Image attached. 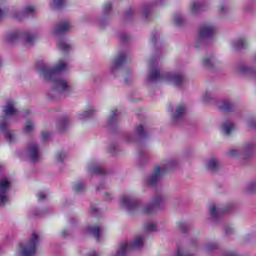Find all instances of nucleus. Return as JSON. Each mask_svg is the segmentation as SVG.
Returning <instances> with one entry per match:
<instances>
[{"mask_svg": "<svg viewBox=\"0 0 256 256\" xmlns=\"http://www.w3.org/2000/svg\"><path fill=\"white\" fill-rule=\"evenodd\" d=\"M248 125H249V127H252V129H256V121L255 120H249Z\"/></svg>", "mask_w": 256, "mask_h": 256, "instance_id": "obj_41", "label": "nucleus"}, {"mask_svg": "<svg viewBox=\"0 0 256 256\" xmlns=\"http://www.w3.org/2000/svg\"><path fill=\"white\" fill-rule=\"evenodd\" d=\"M62 236L67 237V231L66 230L62 231Z\"/></svg>", "mask_w": 256, "mask_h": 256, "instance_id": "obj_47", "label": "nucleus"}, {"mask_svg": "<svg viewBox=\"0 0 256 256\" xmlns=\"http://www.w3.org/2000/svg\"><path fill=\"white\" fill-rule=\"evenodd\" d=\"M74 191H76V193H81V191H85V185L83 184V182H78L74 184Z\"/></svg>", "mask_w": 256, "mask_h": 256, "instance_id": "obj_31", "label": "nucleus"}, {"mask_svg": "<svg viewBox=\"0 0 256 256\" xmlns=\"http://www.w3.org/2000/svg\"><path fill=\"white\" fill-rule=\"evenodd\" d=\"M90 171L92 173H103V168H101L100 166H95L94 168H90Z\"/></svg>", "mask_w": 256, "mask_h": 256, "instance_id": "obj_37", "label": "nucleus"}, {"mask_svg": "<svg viewBox=\"0 0 256 256\" xmlns=\"http://www.w3.org/2000/svg\"><path fill=\"white\" fill-rule=\"evenodd\" d=\"M127 61V54L122 53L120 54L113 62L112 65L110 67V71L112 73V75H115L116 71H119L121 65H123L124 62Z\"/></svg>", "mask_w": 256, "mask_h": 256, "instance_id": "obj_13", "label": "nucleus"}, {"mask_svg": "<svg viewBox=\"0 0 256 256\" xmlns=\"http://www.w3.org/2000/svg\"><path fill=\"white\" fill-rule=\"evenodd\" d=\"M23 131L27 135H29V134H31L32 132L35 131V123L33 122V120L29 119V120L26 121V123L23 127Z\"/></svg>", "mask_w": 256, "mask_h": 256, "instance_id": "obj_20", "label": "nucleus"}, {"mask_svg": "<svg viewBox=\"0 0 256 256\" xmlns=\"http://www.w3.org/2000/svg\"><path fill=\"white\" fill-rule=\"evenodd\" d=\"M37 245H39V236L33 233L30 240L26 244L20 245L21 255L23 256L35 255V251H37Z\"/></svg>", "mask_w": 256, "mask_h": 256, "instance_id": "obj_5", "label": "nucleus"}, {"mask_svg": "<svg viewBox=\"0 0 256 256\" xmlns=\"http://www.w3.org/2000/svg\"><path fill=\"white\" fill-rule=\"evenodd\" d=\"M203 66L206 67V69H211L213 67V58L211 57H205L202 60Z\"/></svg>", "mask_w": 256, "mask_h": 256, "instance_id": "obj_29", "label": "nucleus"}, {"mask_svg": "<svg viewBox=\"0 0 256 256\" xmlns=\"http://www.w3.org/2000/svg\"><path fill=\"white\" fill-rule=\"evenodd\" d=\"M165 201L166 199L163 194H155L152 198L151 203L141 208V213H143L144 215H151L155 213V209H157V207H161V205H163Z\"/></svg>", "mask_w": 256, "mask_h": 256, "instance_id": "obj_6", "label": "nucleus"}, {"mask_svg": "<svg viewBox=\"0 0 256 256\" xmlns=\"http://www.w3.org/2000/svg\"><path fill=\"white\" fill-rule=\"evenodd\" d=\"M201 9V4L199 2H192L190 5V11L191 13H197V11H200Z\"/></svg>", "mask_w": 256, "mask_h": 256, "instance_id": "obj_30", "label": "nucleus"}, {"mask_svg": "<svg viewBox=\"0 0 256 256\" xmlns=\"http://www.w3.org/2000/svg\"><path fill=\"white\" fill-rule=\"evenodd\" d=\"M219 9H220V11H221L222 13H225V11H227V10L229 9V7H227V5H225V4H221V5L219 6Z\"/></svg>", "mask_w": 256, "mask_h": 256, "instance_id": "obj_39", "label": "nucleus"}, {"mask_svg": "<svg viewBox=\"0 0 256 256\" xmlns=\"http://www.w3.org/2000/svg\"><path fill=\"white\" fill-rule=\"evenodd\" d=\"M147 13H149V8H148V7H146V8L143 9V15H144V17H147Z\"/></svg>", "mask_w": 256, "mask_h": 256, "instance_id": "obj_44", "label": "nucleus"}, {"mask_svg": "<svg viewBox=\"0 0 256 256\" xmlns=\"http://www.w3.org/2000/svg\"><path fill=\"white\" fill-rule=\"evenodd\" d=\"M4 115L5 117H13L17 115V107L15 106V102L9 101L7 104L4 106Z\"/></svg>", "mask_w": 256, "mask_h": 256, "instance_id": "obj_15", "label": "nucleus"}, {"mask_svg": "<svg viewBox=\"0 0 256 256\" xmlns=\"http://www.w3.org/2000/svg\"><path fill=\"white\" fill-rule=\"evenodd\" d=\"M86 231L90 235H93L97 241H99V234L101 233V228H99V226L89 227Z\"/></svg>", "mask_w": 256, "mask_h": 256, "instance_id": "obj_24", "label": "nucleus"}, {"mask_svg": "<svg viewBox=\"0 0 256 256\" xmlns=\"http://www.w3.org/2000/svg\"><path fill=\"white\" fill-rule=\"evenodd\" d=\"M27 156L30 161H39L41 159V151L36 142H30L27 147Z\"/></svg>", "mask_w": 256, "mask_h": 256, "instance_id": "obj_11", "label": "nucleus"}, {"mask_svg": "<svg viewBox=\"0 0 256 256\" xmlns=\"http://www.w3.org/2000/svg\"><path fill=\"white\" fill-rule=\"evenodd\" d=\"M93 211H97V208H92Z\"/></svg>", "mask_w": 256, "mask_h": 256, "instance_id": "obj_49", "label": "nucleus"}, {"mask_svg": "<svg viewBox=\"0 0 256 256\" xmlns=\"http://www.w3.org/2000/svg\"><path fill=\"white\" fill-rule=\"evenodd\" d=\"M226 233H231V232H229L228 230H226Z\"/></svg>", "mask_w": 256, "mask_h": 256, "instance_id": "obj_51", "label": "nucleus"}, {"mask_svg": "<svg viewBox=\"0 0 256 256\" xmlns=\"http://www.w3.org/2000/svg\"><path fill=\"white\" fill-rule=\"evenodd\" d=\"M232 47L234 49H245L247 47V40L239 39L233 42Z\"/></svg>", "mask_w": 256, "mask_h": 256, "instance_id": "obj_26", "label": "nucleus"}, {"mask_svg": "<svg viewBox=\"0 0 256 256\" xmlns=\"http://www.w3.org/2000/svg\"><path fill=\"white\" fill-rule=\"evenodd\" d=\"M57 47L58 49H60V51H64V52L71 51V44H69L66 40H63V39L58 41Z\"/></svg>", "mask_w": 256, "mask_h": 256, "instance_id": "obj_23", "label": "nucleus"}, {"mask_svg": "<svg viewBox=\"0 0 256 256\" xmlns=\"http://www.w3.org/2000/svg\"><path fill=\"white\" fill-rule=\"evenodd\" d=\"M64 159H67V154L65 152H57L54 156L55 163H63Z\"/></svg>", "mask_w": 256, "mask_h": 256, "instance_id": "obj_28", "label": "nucleus"}, {"mask_svg": "<svg viewBox=\"0 0 256 256\" xmlns=\"http://www.w3.org/2000/svg\"><path fill=\"white\" fill-rule=\"evenodd\" d=\"M185 113V106L179 105L172 114L173 119H179Z\"/></svg>", "mask_w": 256, "mask_h": 256, "instance_id": "obj_25", "label": "nucleus"}, {"mask_svg": "<svg viewBox=\"0 0 256 256\" xmlns=\"http://www.w3.org/2000/svg\"><path fill=\"white\" fill-rule=\"evenodd\" d=\"M94 116H95L94 108H90L86 112L78 113V119H80V121H87V119H91V117H94Z\"/></svg>", "mask_w": 256, "mask_h": 256, "instance_id": "obj_18", "label": "nucleus"}, {"mask_svg": "<svg viewBox=\"0 0 256 256\" xmlns=\"http://www.w3.org/2000/svg\"><path fill=\"white\" fill-rule=\"evenodd\" d=\"M9 187H11V182L7 178L0 179V205L9 203V196H7Z\"/></svg>", "mask_w": 256, "mask_h": 256, "instance_id": "obj_10", "label": "nucleus"}, {"mask_svg": "<svg viewBox=\"0 0 256 256\" xmlns=\"http://www.w3.org/2000/svg\"><path fill=\"white\" fill-rule=\"evenodd\" d=\"M65 5V0H53V8L59 9L60 7H63Z\"/></svg>", "mask_w": 256, "mask_h": 256, "instance_id": "obj_32", "label": "nucleus"}, {"mask_svg": "<svg viewBox=\"0 0 256 256\" xmlns=\"http://www.w3.org/2000/svg\"><path fill=\"white\" fill-rule=\"evenodd\" d=\"M117 115H119L118 111L117 110H112L111 111V114H110V117L108 119V123H113L115 121V119H117Z\"/></svg>", "mask_w": 256, "mask_h": 256, "instance_id": "obj_33", "label": "nucleus"}, {"mask_svg": "<svg viewBox=\"0 0 256 256\" xmlns=\"http://www.w3.org/2000/svg\"><path fill=\"white\" fill-rule=\"evenodd\" d=\"M37 197L39 201H43L44 199H47V194H45V192H39Z\"/></svg>", "mask_w": 256, "mask_h": 256, "instance_id": "obj_38", "label": "nucleus"}, {"mask_svg": "<svg viewBox=\"0 0 256 256\" xmlns=\"http://www.w3.org/2000/svg\"><path fill=\"white\" fill-rule=\"evenodd\" d=\"M71 27L72 26L69 21H64L52 29V35H54L55 37L62 35V33H65V31H69Z\"/></svg>", "mask_w": 256, "mask_h": 256, "instance_id": "obj_14", "label": "nucleus"}, {"mask_svg": "<svg viewBox=\"0 0 256 256\" xmlns=\"http://www.w3.org/2000/svg\"><path fill=\"white\" fill-rule=\"evenodd\" d=\"M120 205L129 213H133V211L139 209V205H141V202L136 198L125 195L120 198Z\"/></svg>", "mask_w": 256, "mask_h": 256, "instance_id": "obj_8", "label": "nucleus"}, {"mask_svg": "<svg viewBox=\"0 0 256 256\" xmlns=\"http://www.w3.org/2000/svg\"><path fill=\"white\" fill-rule=\"evenodd\" d=\"M23 115H24V117H27V115H31V110L24 112Z\"/></svg>", "mask_w": 256, "mask_h": 256, "instance_id": "obj_45", "label": "nucleus"}, {"mask_svg": "<svg viewBox=\"0 0 256 256\" xmlns=\"http://www.w3.org/2000/svg\"><path fill=\"white\" fill-rule=\"evenodd\" d=\"M146 229L147 231H155V229H157V225H155L153 222H149L146 224Z\"/></svg>", "mask_w": 256, "mask_h": 256, "instance_id": "obj_35", "label": "nucleus"}, {"mask_svg": "<svg viewBox=\"0 0 256 256\" xmlns=\"http://www.w3.org/2000/svg\"><path fill=\"white\" fill-rule=\"evenodd\" d=\"M206 251H213L215 249V244H207L205 247Z\"/></svg>", "mask_w": 256, "mask_h": 256, "instance_id": "obj_40", "label": "nucleus"}, {"mask_svg": "<svg viewBox=\"0 0 256 256\" xmlns=\"http://www.w3.org/2000/svg\"><path fill=\"white\" fill-rule=\"evenodd\" d=\"M4 15H5V12L0 9V20L2 19V17H4Z\"/></svg>", "mask_w": 256, "mask_h": 256, "instance_id": "obj_46", "label": "nucleus"}, {"mask_svg": "<svg viewBox=\"0 0 256 256\" xmlns=\"http://www.w3.org/2000/svg\"><path fill=\"white\" fill-rule=\"evenodd\" d=\"M0 133H4L9 143H13V141L17 139V136H15V132H13V130H9V128L7 127V122H5V117H3L2 120L0 121Z\"/></svg>", "mask_w": 256, "mask_h": 256, "instance_id": "obj_12", "label": "nucleus"}, {"mask_svg": "<svg viewBox=\"0 0 256 256\" xmlns=\"http://www.w3.org/2000/svg\"><path fill=\"white\" fill-rule=\"evenodd\" d=\"M42 139H49V132H42Z\"/></svg>", "mask_w": 256, "mask_h": 256, "instance_id": "obj_43", "label": "nucleus"}, {"mask_svg": "<svg viewBox=\"0 0 256 256\" xmlns=\"http://www.w3.org/2000/svg\"><path fill=\"white\" fill-rule=\"evenodd\" d=\"M136 133H137V135H139V137H144L145 136V134L143 133V126L142 125H139L136 128Z\"/></svg>", "mask_w": 256, "mask_h": 256, "instance_id": "obj_36", "label": "nucleus"}, {"mask_svg": "<svg viewBox=\"0 0 256 256\" xmlns=\"http://www.w3.org/2000/svg\"><path fill=\"white\" fill-rule=\"evenodd\" d=\"M36 8L33 5H27L24 7L23 10H16L12 12L13 19H16L17 21H23L25 17H29L35 13Z\"/></svg>", "mask_w": 256, "mask_h": 256, "instance_id": "obj_9", "label": "nucleus"}, {"mask_svg": "<svg viewBox=\"0 0 256 256\" xmlns=\"http://www.w3.org/2000/svg\"><path fill=\"white\" fill-rule=\"evenodd\" d=\"M253 187H256V181H253L248 185L249 191H253Z\"/></svg>", "mask_w": 256, "mask_h": 256, "instance_id": "obj_42", "label": "nucleus"}, {"mask_svg": "<svg viewBox=\"0 0 256 256\" xmlns=\"http://www.w3.org/2000/svg\"><path fill=\"white\" fill-rule=\"evenodd\" d=\"M0 66H1V61H0Z\"/></svg>", "mask_w": 256, "mask_h": 256, "instance_id": "obj_52", "label": "nucleus"}, {"mask_svg": "<svg viewBox=\"0 0 256 256\" xmlns=\"http://www.w3.org/2000/svg\"><path fill=\"white\" fill-rule=\"evenodd\" d=\"M18 39H22L24 43H33L35 39H37V34L29 32V31H23V32H10L7 35V41L10 43H13L14 41H17Z\"/></svg>", "mask_w": 256, "mask_h": 256, "instance_id": "obj_7", "label": "nucleus"}, {"mask_svg": "<svg viewBox=\"0 0 256 256\" xmlns=\"http://www.w3.org/2000/svg\"><path fill=\"white\" fill-rule=\"evenodd\" d=\"M106 195H111L109 192H106Z\"/></svg>", "mask_w": 256, "mask_h": 256, "instance_id": "obj_50", "label": "nucleus"}, {"mask_svg": "<svg viewBox=\"0 0 256 256\" xmlns=\"http://www.w3.org/2000/svg\"><path fill=\"white\" fill-rule=\"evenodd\" d=\"M109 13H111V4L106 3L103 7V15L107 16V15H109Z\"/></svg>", "mask_w": 256, "mask_h": 256, "instance_id": "obj_34", "label": "nucleus"}, {"mask_svg": "<svg viewBox=\"0 0 256 256\" xmlns=\"http://www.w3.org/2000/svg\"><path fill=\"white\" fill-rule=\"evenodd\" d=\"M88 256H97V253L93 252V253L89 254Z\"/></svg>", "mask_w": 256, "mask_h": 256, "instance_id": "obj_48", "label": "nucleus"}, {"mask_svg": "<svg viewBox=\"0 0 256 256\" xmlns=\"http://www.w3.org/2000/svg\"><path fill=\"white\" fill-rule=\"evenodd\" d=\"M174 24L177 27H181V25H185V18L181 14H175L173 18Z\"/></svg>", "mask_w": 256, "mask_h": 256, "instance_id": "obj_27", "label": "nucleus"}, {"mask_svg": "<svg viewBox=\"0 0 256 256\" xmlns=\"http://www.w3.org/2000/svg\"><path fill=\"white\" fill-rule=\"evenodd\" d=\"M177 165V161L173 159L165 160L161 166H156L154 168L153 173L146 178L147 185H157L158 181H161V177L169 171V169H173Z\"/></svg>", "mask_w": 256, "mask_h": 256, "instance_id": "obj_3", "label": "nucleus"}, {"mask_svg": "<svg viewBox=\"0 0 256 256\" xmlns=\"http://www.w3.org/2000/svg\"><path fill=\"white\" fill-rule=\"evenodd\" d=\"M254 148H255V145H253V144L246 145L243 151L240 149H237V148H233L228 151V156L229 157H239V155H241V153H247V151H251Z\"/></svg>", "mask_w": 256, "mask_h": 256, "instance_id": "obj_16", "label": "nucleus"}, {"mask_svg": "<svg viewBox=\"0 0 256 256\" xmlns=\"http://www.w3.org/2000/svg\"><path fill=\"white\" fill-rule=\"evenodd\" d=\"M149 83H154L155 81H162V83H168L170 85H183L185 83V76L181 73L165 72L159 71V68L154 67L153 64L150 66V71L147 77Z\"/></svg>", "mask_w": 256, "mask_h": 256, "instance_id": "obj_2", "label": "nucleus"}, {"mask_svg": "<svg viewBox=\"0 0 256 256\" xmlns=\"http://www.w3.org/2000/svg\"><path fill=\"white\" fill-rule=\"evenodd\" d=\"M67 69H69V64L63 60H60L54 68H50L43 60L36 63V71L44 81L51 83V95H61V93H71L73 91V86L60 74L67 71Z\"/></svg>", "mask_w": 256, "mask_h": 256, "instance_id": "obj_1", "label": "nucleus"}, {"mask_svg": "<svg viewBox=\"0 0 256 256\" xmlns=\"http://www.w3.org/2000/svg\"><path fill=\"white\" fill-rule=\"evenodd\" d=\"M218 107L221 111H231L233 104L229 100H222L218 103Z\"/></svg>", "mask_w": 256, "mask_h": 256, "instance_id": "obj_21", "label": "nucleus"}, {"mask_svg": "<svg viewBox=\"0 0 256 256\" xmlns=\"http://www.w3.org/2000/svg\"><path fill=\"white\" fill-rule=\"evenodd\" d=\"M235 129V124L233 122H224L222 124V131L225 135H230V133Z\"/></svg>", "mask_w": 256, "mask_h": 256, "instance_id": "obj_22", "label": "nucleus"}, {"mask_svg": "<svg viewBox=\"0 0 256 256\" xmlns=\"http://www.w3.org/2000/svg\"><path fill=\"white\" fill-rule=\"evenodd\" d=\"M209 211H210V215L214 217V219H217V217H219V215H221V213L224 212V210L221 209V207L216 206L215 204H212L210 206Z\"/></svg>", "mask_w": 256, "mask_h": 256, "instance_id": "obj_19", "label": "nucleus"}, {"mask_svg": "<svg viewBox=\"0 0 256 256\" xmlns=\"http://www.w3.org/2000/svg\"><path fill=\"white\" fill-rule=\"evenodd\" d=\"M206 167L209 171H218L221 168V163L217 158L212 157L206 162Z\"/></svg>", "mask_w": 256, "mask_h": 256, "instance_id": "obj_17", "label": "nucleus"}, {"mask_svg": "<svg viewBox=\"0 0 256 256\" xmlns=\"http://www.w3.org/2000/svg\"><path fill=\"white\" fill-rule=\"evenodd\" d=\"M215 33H217V28L213 24H204L199 29L196 44L201 45V43H205V41H207V39H211Z\"/></svg>", "mask_w": 256, "mask_h": 256, "instance_id": "obj_4", "label": "nucleus"}]
</instances>
